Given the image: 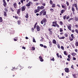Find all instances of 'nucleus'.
I'll use <instances>...</instances> for the list:
<instances>
[{"mask_svg":"<svg viewBox=\"0 0 78 78\" xmlns=\"http://www.w3.org/2000/svg\"><path fill=\"white\" fill-rule=\"evenodd\" d=\"M52 44H56V41L55 39L52 40Z\"/></svg>","mask_w":78,"mask_h":78,"instance_id":"9","label":"nucleus"},{"mask_svg":"<svg viewBox=\"0 0 78 78\" xmlns=\"http://www.w3.org/2000/svg\"><path fill=\"white\" fill-rule=\"evenodd\" d=\"M4 3H3V5L5 7H6V2L5 1V0H3Z\"/></svg>","mask_w":78,"mask_h":78,"instance_id":"4","label":"nucleus"},{"mask_svg":"<svg viewBox=\"0 0 78 78\" xmlns=\"http://www.w3.org/2000/svg\"><path fill=\"white\" fill-rule=\"evenodd\" d=\"M66 4L68 6L69 5V2H66Z\"/></svg>","mask_w":78,"mask_h":78,"instance_id":"40","label":"nucleus"},{"mask_svg":"<svg viewBox=\"0 0 78 78\" xmlns=\"http://www.w3.org/2000/svg\"><path fill=\"white\" fill-rule=\"evenodd\" d=\"M52 33H53V32H52V31H50V34H52Z\"/></svg>","mask_w":78,"mask_h":78,"instance_id":"64","label":"nucleus"},{"mask_svg":"<svg viewBox=\"0 0 78 78\" xmlns=\"http://www.w3.org/2000/svg\"><path fill=\"white\" fill-rule=\"evenodd\" d=\"M40 9H41V7H40V6H38V7H37V9L39 11V10H40Z\"/></svg>","mask_w":78,"mask_h":78,"instance_id":"25","label":"nucleus"},{"mask_svg":"<svg viewBox=\"0 0 78 78\" xmlns=\"http://www.w3.org/2000/svg\"><path fill=\"white\" fill-rule=\"evenodd\" d=\"M41 9H44V6H41L40 7Z\"/></svg>","mask_w":78,"mask_h":78,"instance_id":"23","label":"nucleus"},{"mask_svg":"<svg viewBox=\"0 0 78 78\" xmlns=\"http://www.w3.org/2000/svg\"><path fill=\"white\" fill-rule=\"evenodd\" d=\"M22 48H23V49H24V50H25V48H26L24 47L23 46L22 47Z\"/></svg>","mask_w":78,"mask_h":78,"instance_id":"52","label":"nucleus"},{"mask_svg":"<svg viewBox=\"0 0 78 78\" xmlns=\"http://www.w3.org/2000/svg\"><path fill=\"white\" fill-rule=\"evenodd\" d=\"M57 23V22L56 21H55L52 22V23L53 24H55V23Z\"/></svg>","mask_w":78,"mask_h":78,"instance_id":"30","label":"nucleus"},{"mask_svg":"<svg viewBox=\"0 0 78 78\" xmlns=\"http://www.w3.org/2000/svg\"><path fill=\"white\" fill-rule=\"evenodd\" d=\"M65 38V37H59V39H64Z\"/></svg>","mask_w":78,"mask_h":78,"instance_id":"16","label":"nucleus"},{"mask_svg":"<svg viewBox=\"0 0 78 78\" xmlns=\"http://www.w3.org/2000/svg\"><path fill=\"white\" fill-rule=\"evenodd\" d=\"M73 60H76V58H75V57H73Z\"/></svg>","mask_w":78,"mask_h":78,"instance_id":"60","label":"nucleus"},{"mask_svg":"<svg viewBox=\"0 0 78 78\" xmlns=\"http://www.w3.org/2000/svg\"><path fill=\"white\" fill-rule=\"evenodd\" d=\"M49 44H52V43H51V41H49Z\"/></svg>","mask_w":78,"mask_h":78,"instance_id":"58","label":"nucleus"},{"mask_svg":"<svg viewBox=\"0 0 78 78\" xmlns=\"http://www.w3.org/2000/svg\"><path fill=\"white\" fill-rule=\"evenodd\" d=\"M75 31L76 32V33L78 34V30H77V29H76Z\"/></svg>","mask_w":78,"mask_h":78,"instance_id":"41","label":"nucleus"},{"mask_svg":"<svg viewBox=\"0 0 78 78\" xmlns=\"http://www.w3.org/2000/svg\"><path fill=\"white\" fill-rule=\"evenodd\" d=\"M74 6L75 7H77V4H75Z\"/></svg>","mask_w":78,"mask_h":78,"instance_id":"54","label":"nucleus"},{"mask_svg":"<svg viewBox=\"0 0 78 78\" xmlns=\"http://www.w3.org/2000/svg\"><path fill=\"white\" fill-rule=\"evenodd\" d=\"M62 31H63L62 30V29L61 28H60V32H62Z\"/></svg>","mask_w":78,"mask_h":78,"instance_id":"38","label":"nucleus"},{"mask_svg":"<svg viewBox=\"0 0 78 78\" xmlns=\"http://www.w3.org/2000/svg\"><path fill=\"white\" fill-rule=\"evenodd\" d=\"M4 15L5 17H6V16H7V14H6V12H4Z\"/></svg>","mask_w":78,"mask_h":78,"instance_id":"14","label":"nucleus"},{"mask_svg":"<svg viewBox=\"0 0 78 78\" xmlns=\"http://www.w3.org/2000/svg\"><path fill=\"white\" fill-rule=\"evenodd\" d=\"M64 55H67V52H66V51H64Z\"/></svg>","mask_w":78,"mask_h":78,"instance_id":"31","label":"nucleus"},{"mask_svg":"<svg viewBox=\"0 0 78 78\" xmlns=\"http://www.w3.org/2000/svg\"><path fill=\"white\" fill-rule=\"evenodd\" d=\"M76 53H75L74 52H73L71 53V55H72L73 56H75V55H76Z\"/></svg>","mask_w":78,"mask_h":78,"instance_id":"12","label":"nucleus"},{"mask_svg":"<svg viewBox=\"0 0 78 78\" xmlns=\"http://www.w3.org/2000/svg\"><path fill=\"white\" fill-rule=\"evenodd\" d=\"M75 20H76V21H78V18H75Z\"/></svg>","mask_w":78,"mask_h":78,"instance_id":"44","label":"nucleus"},{"mask_svg":"<svg viewBox=\"0 0 78 78\" xmlns=\"http://www.w3.org/2000/svg\"><path fill=\"white\" fill-rule=\"evenodd\" d=\"M68 57L69 58H70V55H68Z\"/></svg>","mask_w":78,"mask_h":78,"instance_id":"45","label":"nucleus"},{"mask_svg":"<svg viewBox=\"0 0 78 78\" xmlns=\"http://www.w3.org/2000/svg\"><path fill=\"white\" fill-rule=\"evenodd\" d=\"M72 19H73V18H69V19L68 20V22H70V21L71 20H72Z\"/></svg>","mask_w":78,"mask_h":78,"instance_id":"34","label":"nucleus"},{"mask_svg":"<svg viewBox=\"0 0 78 78\" xmlns=\"http://www.w3.org/2000/svg\"><path fill=\"white\" fill-rule=\"evenodd\" d=\"M40 45L41 47H44V45L42 44H40Z\"/></svg>","mask_w":78,"mask_h":78,"instance_id":"47","label":"nucleus"},{"mask_svg":"<svg viewBox=\"0 0 78 78\" xmlns=\"http://www.w3.org/2000/svg\"><path fill=\"white\" fill-rule=\"evenodd\" d=\"M62 8H64V9L66 10V6H64V5H62Z\"/></svg>","mask_w":78,"mask_h":78,"instance_id":"10","label":"nucleus"},{"mask_svg":"<svg viewBox=\"0 0 78 78\" xmlns=\"http://www.w3.org/2000/svg\"><path fill=\"white\" fill-rule=\"evenodd\" d=\"M51 61H55V58H54V57H53L51 59Z\"/></svg>","mask_w":78,"mask_h":78,"instance_id":"29","label":"nucleus"},{"mask_svg":"<svg viewBox=\"0 0 78 78\" xmlns=\"http://www.w3.org/2000/svg\"><path fill=\"white\" fill-rule=\"evenodd\" d=\"M33 42H36V40H35V39L34 37L33 38Z\"/></svg>","mask_w":78,"mask_h":78,"instance_id":"37","label":"nucleus"},{"mask_svg":"<svg viewBox=\"0 0 78 78\" xmlns=\"http://www.w3.org/2000/svg\"><path fill=\"white\" fill-rule=\"evenodd\" d=\"M50 3L51 5H52L53 4V2H52V1L51 0L50 1Z\"/></svg>","mask_w":78,"mask_h":78,"instance_id":"32","label":"nucleus"},{"mask_svg":"<svg viewBox=\"0 0 78 78\" xmlns=\"http://www.w3.org/2000/svg\"><path fill=\"white\" fill-rule=\"evenodd\" d=\"M50 10L51 11V12H54V10L53 9H50Z\"/></svg>","mask_w":78,"mask_h":78,"instance_id":"28","label":"nucleus"},{"mask_svg":"<svg viewBox=\"0 0 78 78\" xmlns=\"http://www.w3.org/2000/svg\"><path fill=\"white\" fill-rule=\"evenodd\" d=\"M71 67L72 69H74V66H73V65H72Z\"/></svg>","mask_w":78,"mask_h":78,"instance_id":"48","label":"nucleus"},{"mask_svg":"<svg viewBox=\"0 0 78 78\" xmlns=\"http://www.w3.org/2000/svg\"><path fill=\"white\" fill-rule=\"evenodd\" d=\"M43 47L44 48H47V46L45 45L43 46Z\"/></svg>","mask_w":78,"mask_h":78,"instance_id":"57","label":"nucleus"},{"mask_svg":"<svg viewBox=\"0 0 78 78\" xmlns=\"http://www.w3.org/2000/svg\"><path fill=\"white\" fill-rule=\"evenodd\" d=\"M69 40L71 41H72L73 40V38L71 37H69Z\"/></svg>","mask_w":78,"mask_h":78,"instance_id":"15","label":"nucleus"},{"mask_svg":"<svg viewBox=\"0 0 78 78\" xmlns=\"http://www.w3.org/2000/svg\"><path fill=\"white\" fill-rule=\"evenodd\" d=\"M70 8H71V7L70 6H69L68 9L69 10V9H70Z\"/></svg>","mask_w":78,"mask_h":78,"instance_id":"61","label":"nucleus"},{"mask_svg":"<svg viewBox=\"0 0 78 78\" xmlns=\"http://www.w3.org/2000/svg\"><path fill=\"white\" fill-rule=\"evenodd\" d=\"M52 27H56V26L55 24H53L52 25Z\"/></svg>","mask_w":78,"mask_h":78,"instance_id":"53","label":"nucleus"},{"mask_svg":"<svg viewBox=\"0 0 78 78\" xmlns=\"http://www.w3.org/2000/svg\"><path fill=\"white\" fill-rule=\"evenodd\" d=\"M61 49H62V50H64V47L63 46H61Z\"/></svg>","mask_w":78,"mask_h":78,"instance_id":"42","label":"nucleus"},{"mask_svg":"<svg viewBox=\"0 0 78 78\" xmlns=\"http://www.w3.org/2000/svg\"><path fill=\"white\" fill-rule=\"evenodd\" d=\"M25 8H26V6H23L21 7V11H24L25 10Z\"/></svg>","mask_w":78,"mask_h":78,"instance_id":"2","label":"nucleus"},{"mask_svg":"<svg viewBox=\"0 0 78 78\" xmlns=\"http://www.w3.org/2000/svg\"><path fill=\"white\" fill-rule=\"evenodd\" d=\"M43 16H45L46 15V12H45L43 14Z\"/></svg>","mask_w":78,"mask_h":78,"instance_id":"39","label":"nucleus"},{"mask_svg":"<svg viewBox=\"0 0 78 78\" xmlns=\"http://www.w3.org/2000/svg\"><path fill=\"white\" fill-rule=\"evenodd\" d=\"M71 36L72 37V38H73L74 39L75 38V37L73 36V34H71Z\"/></svg>","mask_w":78,"mask_h":78,"instance_id":"24","label":"nucleus"},{"mask_svg":"<svg viewBox=\"0 0 78 78\" xmlns=\"http://www.w3.org/2000/svg\"><path fill=\"white\" fill-rule=\"evenodd\" d=\"M72 11L73 12H75V9H74V7H72Z\"/></svg>","mask_w":78,"mask_h":78,"instance_id":"21","label":"nucleus"},{"mask_svg":"<svg viewBox=\"0 0 78 78\" xmlns=\"http://www.w3.org/2000/svg\"><path fill=\"white\" fill-rule=\"evenodd\" d=\"M49 47H50L51 48L52 44H49Z\"/></svg>","mask_w":78,"mask_h":78,"instance_id":"46","label":"nucleus"},{"mask_svg":"<svg viewBox=\"0 0 78 78\" xmlns=\"http://www.w3.org/2000/svg\"><path fill=\"white\" fill-rule=\"evenodd\" d=\"M66 11V9L65 10H62L61 11V13L62 14H63V13L64 12Z\"/></svg>","mask_w":78,"mask_h":78,"instance_id":"18","label":"nucleus"},{"mask_svg":"<svg viewBox=\"0 0 78 78\" xmlns=\"http://www.w3.org/2000/svg\"><path fill=\"white\" fill-rule=\"evenodd\" d=\"M31 2H29V3H28L26 5L27 6H30V5H31V4H30L31 3Z\"/></svg>","mask_w":78,"mask_h":78,"instance_id":"11","label":"nucleus"},{"mask_svg":"<svg viewBox=\"0 0 78 78\" xmlns=\"http://www.w3.org/2000/svg\"><path fill=\"white\" fill-rule=\"evenodd\" d=\"M65 37H68V35H67V34H65Z\"/></svg>","mask_w":78,"mask_h":78,"instance_id":"43","label":"nucleus"},{"mask_svg":"<svg viewBox=\"0 0 78 78\" xmlns=\"http://www.w3.org/2000/svg\"><path fill=\"white\" fill-rule=\"evenodd\" d=\"M42 5H43V6H45L46 5L45 3L42 4Z\"/></svg>","mask_w":78,"mask_h":78,"instance_id":"50","label":"nucleus"},{"mask_svg":"<svg viewBox=\"0 0 78 78\" xmlns=\"http://www.w3.org/2000/svg\"><path fill=\"white\" fill-rule=\"evenodd\" d=\"M39 58L40 59V61H41V62H43V61H44V59L42 58V56H40V57H39Z\"/></svg>","mask_w":78,"mask_h":78,"instance_id":"6","label":"nucleus"},{"mask_svg":"<svg viewBox=\"0 0 78 78\" xmlns=\"http://www.w3.org/2000/svg\"><path fill=\"white\" fill-rule=\"evenodd\" d=\"M69 17H70V16H68L66 18V19H69Z\"/></svg>","mask_w":78,"mask_h":78,"instance_id":"63","label":"nucleus"},{"mask_svg":"<svg viewBox=\"0 0 78 78\" xmlns=\"http://www.w3.org/2000/svg\"><path fill=\"white\" fill-rule=\"evenodd\" d=\"M52 8H55V4H53L52 5Z\"/></svg>","mask_w":78,"mask_h":78,"instance_id":"27","label":"nucleus"},{"mask_svg":"<svg viewBox=\"0 0 78 78\" xmlns=\"http://www.w3.org/2000/svg\"><path fill=\"white\" fill-rule=\"evenodd\" d=\"M76 11H78V7H76Z\"/></svg>","mask_w":78,"mask_h":78,"instance_id":"62","label":"nucleus"},{"mask_svg":"<svg viewBox=\"0 0 78 78\" xmlns=\"http://www.w3.org/2000/svg\"><path fill=\"white\" fill-rule=\"evenodd\" d=\"M75 45H76V47H78V42H77L75 43Z\"/></svg>","mask_w":78,"mask_h":78,"instance_id":"20","label":"nucleus"},{"mask_svg":"<svg viewBox=\"0 0 78 78\" xmlns=\"http://www.w3.org/2000/svg\"><path fill=\"white\" fill-rule=\"evenodd\" d=\"M25 17L27 18V19L28 18V13H27L26 15L25 16Z\"/></svg>","mask_w":78,"mask_h":78,"instance_id":"19","label":"nucleus"},{"mask_svg":"<svg viewBox=\"0 0 78 78\" xmlns=\"http://www.w3.org/2000/svg\"><path fill=\"white\" fill-rule=\"evenodd\" d=\"M44 22L43 21V20H42L41 22V24H43L44 23Z\"/></svg>","mask_w":78,"mask_h":78,"instance_id":"49","label":"nucleus"},{"mask_svg":"<svg viewBox=\"0 0 78 78\" xmlns=\"http://www.w3.org/2000/svg\"><path fill=\"white\" fill-rule=\"evenodd\" d=\"M67 27L69 30L70 31H71L72 30V29H71V28H72V25H71V24H69V26H68Z\"/></svg>","mask_w":78,"mask_h":78,"instance_id":"1","label":"nucleus"},{"mask_svg":"<svg viewBox=\"0 0 78 78\" xmlns=\"http://www.w3.org/2000/svg\"><path fill=\"white\" fill-rule=\"evenodd\" d=\"M35 50V48L34 47H33L32 48V50Z\"/></svg>","mask_w":78,"mask_h":78,"instance_id":"33","label":"nucleus"},{"mask_svg":"<svg viewBox=\"0 0 78 78\" xmlns=\"http://www.w3.org/2000/svg\"><path fill=\"white\" fill-rule=\"evenodd\" d=\"M39 10L37 9H36L34 10L35 13H36L37 12H39Z\"/></svg>","mask_w":78,"mask_h":78,"instance_id":"17","label":"nucleus"},{"mask_svg":"<svg viewBox=\"0 0 78 78\" xmlns=\"http://www.w3.org/2000/svg\"><path fill=\"white\" fill-rule=\"evenodd\" d=\"M69 68H66L65 69V70L66 72H67V73L69 72Z\"/></svg>","mask_w":78,"mask_h":78,"instance_id":"3","label":"nucleus"},{"mask_svg":"<svg viewBox=\"0 0 78 78\" xmlns=\"http://www.w3.org/2000/svg\"><path fill=\"white\" fill-rule=\"evenodd\" d=\"M36 29L37 31H40V27L39 26H37L36 27Z\"/></svg>","mask_w":78,"mask_h":78,"instance_id":"5","label":"nucleus"},{"mask_svg":"<svg viewBox=\"0 0 78 78\" xmlns=\"http://www.w3.org/2000/svg\"><path fill=\"white\" fill-rule=\"evenodd\" d=\"M13 6L15 9H16L17 8V4L16 3H14Z\"/></svg>","mask_w":78,"mask_h":78,"instance_id":"7","label":"nucleus"},{"mask_svg":"<svg viewBox=\"0 0 78 78\" xmlns=\"http://www.w3.org/2000/svg\"><path fill=\"white\" fill-rule=\"evenodd\" d=\"M3 22V20L2 19V17H0V22Z\"/></svg>","mask_w":78,"mask_h":78,"instance_id":"22","label":"nucleus"},{"mask_svg":"<svg viewBox=\"0 0 78 78\" xmlns=\"http://www.w3.org/2000/svg\"><path fill=\"white\" fill-rule=\"evenodd\" d=\"M58 48H60V46L59 45V44H58Z\"/></svg>","mask_w":78,"mask_h":78,"instance_id":"51","label":"nucleus"},{"mask_svg":"<svg viewBox=\"0 0 78 78\" xmlns=\"http://www.w3.org/2000/svg\"><path fill=\"white\" fill-rule=\"evenodd\" d=\"M73 75L74 78H76V74H73Z\"/></svg>","mask_w":78,"mask_h":78,"instance_id":"36","label":"nucleus"},{"mask_svg":"<svg viewBox=\"0 0 78 78\" xmlns=\"http://www.w3.org/2000/svg\"><path fill=\"white\" fill-rule=\"evenodd\" d=\"M18 24L19 25H20V21H18Z\"/></svg>","mask_w":78,"mask_h":78,"instance_id":"35","label":"nucleus"},{"mask_svg":"<svg viewBox=\"0 0 78 78\" xmlns=\"http://www.w3.org/2000/svg\"><path fill=\"white\" fill-rule=\"evenodd\" d=\"M11 10L12 11V12H14V10H13V9H12V8H10Z\"/></svg>","mask_w":78,"mask_h":78,"instance_id":"56","label":"nucleus"},{"mask_svg":"<svg viewBox=\"0 0 78 78\" xmlns=\"http://www.w3.org/2000/svg\"><path fill=\"white\" fill-rule=\"evenodd\" d=\"M20 11H21V9L20 8L18 10V11H17V14H20Z\"/></svg>","mask_w":78,"mask_h":78,"instance_id":"8","label":"nucleus"},{"mask_svg":"<svg viewBox=\"0 0 78 78\" xmlns=\"http://www.w3.org/2000/svg\"><path fill=\"white\" fill-rule=\"evenodd\" d=\"M60 24H61L62 25V24H63V23H62V21H60Z\"/></svg>","mask_w":78,"mask_h":78,"instance_id":"59","label":"nucleus"},{"mask_svg":"<svg viewBox=\"0 0 78 78\" xmlns=\"http://www.w3.org/2000/svg\"><path fill=\"white\" fill-rule=\"evenodd\" d=\"M42 20L44 23L45 22H47V19H46V18L43 19Z\"/></svg>","mask_w":78,"mask_h":78,"instance_id":"13","label":"nucleus"},{"mask_svg":"<svg viewBox=\"0 0 78 78\" xmlns=\"http://www.w3.org/2000/svg\"><path fill=\"white\" fill-rule=\"evenodd\" d=\"M15 18L16 19H18V17L17 16H15Z\"/></svg>","mask_w":78,"mask_h":78,"instance_id":"55","label":"nucleus"},{"mask_svg":"<svg viewBox=\"0 0 78 78\" xmlns=\"http://www.w3.org/2000/svg\"><path fill=\"white\" fill-rule=\"evenodd\" d=\"M66 17H67V16L65 15L63 16V19L64 20H65L66 19Z\"/></svg>","mask_w":78,"mask_h":78,"instance_id":"26","label":"nucleus"}]
</instances>
